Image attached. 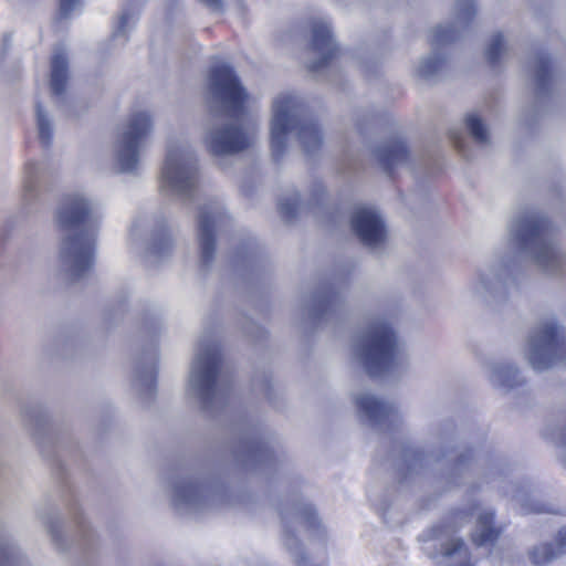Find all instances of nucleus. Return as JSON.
I'll return each mask as SVG.
<instances>
[{"mask_svg": "<svg viewBox=\"0 0 566 566\" xmlns=\"http://www.w3.org/2000/svg\"><path fill=\"white\" fill-rule=\"evenodd\" d=\"M209 85L232 116H239L250 105V96L240 85L232 69L224 63L211 70Z\"/></svg>", "mask_w": 566, "mask_h": 566, "instance_id": "nucleus-9", "label": "nucleus"}, {"mask_svg": "<svg viewBox=\"0 0 566 566\" xmlns=\"http://www.w3.org/2000/svg\"><path fill=\"white\" fill-rule=\"evenodd\" d=\"M135 22V17L133 14H123L119 19V25H118V31H125V28L126 25H128L129 23H134Z\"/></svg>", "mask_w": 566, "mask_h": 566, "instance_id": "nucleus-31", "label": "nucleus"}, {"mask_svg": "<svg viewBox=\"0 0 566 566\" xmlns=\"http://www.w3.org/2000/svg\"><path fill=\"white\" fill-rule=\"evenodd\" d=\"M281 209H282V211H283L285 214H287V216H290V214H292V213H293V209H291V208L286 207V206H285V205H283V203L281 205Z\"/></svg>", "mask_w": 566, "mask_h": 566, "instance_id": "nucleus-35", "label": "nucleus"}, {"mask_svg": "<svg viewBox=\"0 0 566 566\" xmlns=\"http://www.w3.org/2000/svg\"><path fill=\"white\" fill-rule=\"evenodd\" d=\"M544 82V74H538V84L543 85Z\"/></svg>", "mask_w": 566, "mask_h": 566, "instance_id": "nucleus-36", "label": "nucleus"}, {"mask_svg": "<svg viewBox=\"0 0 566 566\" xmlns=\"http://www.w3.org/2000/svg\"><path fill=\"white\" fill-rule=\"evenodd\" d=\"M355 355L366 371L375 376L399 361L403 349L392 329L386 323L379 322L360 338Z\"/></svg>", "mask_w": 566, "mask_h": 566, "instance_id": "nucleus-4", "label": "nucleus"}, {"mask_svg": "<svg viewBox=\"0 0 566 566\" xmlns=\"http://www.w3.org/2000/svg\"><path fill=\"white\" fill-rule=\"evenodd\" d=\"M557 554L558 552L554 551L551 545L543 544L531 552V559L535 565L542 566L551 562Z\"/></svg>", "mask_w": 566, "mask_h": 566, "instance_id": "nucleus-22", "label": "nucleus"}, {"mask_svg": "<svg viewBox=\"0 0 566 566\" xmlns=\"http://www.w3.org/2000/svg\"><path fill=\"white\" fill-rule=\"evenodd\" d=\"M489 378L494 386L511 388L516 378V370L510 365L494 364L490 367Z\"/></svg>", "mask_w": 566, "mask_h": 566, "instance_id": "nucleus-16", "label": "nucleus"}, {"mask_svg": "<svg viewBox=\"0 0 566 566\" xmlns=\"http://www.w3.org/2000/svg\"><path fill=\"white\" fill-rule=\"evenodd\" d=\"M559 541H560V544H559L558 552L566 551V528L559 533Z\"/></svg>", "mask_w": 566, "mask_h": 566, "instance_id": "nucleus-33", "label": "nucleus"}, {"mask_svg": "<svg viewBox=\"0 0 566 566\" xmlns=\"http://www.w3.org/2000/svg\"><path fill=\"white\" fill-rule=\"evenodd\" d=\"M36 120L39 128V136L44 144H50L52 138V128L50 120L46 118L45 114L41 109V107L36 108Z\"/></svg>", "mask_w": 566, "mask_h": 566, "instance_id": "nucleus-24", "label": "nucleus"}, {"mask_svg": "<svg viewBox=\"0 0 566 566\" xmlns=\"http://www.w3.org/2000/svg\"><path fill=\"white\" fill-rule=\"evenodd\" d=\"M454 38L455 36L453 34V31H451L447 28L439 27L432 31L431 42L433 44H440V43H446V42L452 41V40H454Z\"/></svg>", "mask_w": 566, "mask_h": 566, "instance_id": "nucleus-27", "label": "nucleus"}, {"mask_svg": "<svg viewBox=\"0 0 566 566\" xmlns=\"http://www.w3.org/2000/svg\"><path fill=\"white\" fill-rule=\"evenodd\" d=\"M510 241L527 251L537 266L554 273L562 266L563 259L549 238L546 224L533 217L514 220L510 224Z\"/></svg>", "mask_w": 566, "mask_h": 566, "instance_id": "nucleus-3", "label": "nucleus"}, {"mask_svg": "<svg viewBox=\"0 0 566 566\" xmlns=\"http://www.w3.org/2000/svg\"><path fill=\"white\" fill-rule=\"evenodd\" d=\"M357 406L370 419H377L389 410L387 405L369 395L358 398Z\"/></svg>", "mask_w": 566, "mask_h": 566, "instance_id": "nucleus-18", "label": "nucleus"}, {"mask_svg": "<svg viewBox=\"0 0 566 566\" xmlns=\"http://www.w3.org/2000/svg\"><path fill=\"white\" fill-rule=\"evenodd\" d=\"M294 129L300 146L306 154L321 147V129L313 120L300 119V102L296 96L291 93L279 94L273 101L270 124L271 149L274 157L283 155Z\"/></svg>", "mask_w": 566, "mask_h": 566, "instance_id": "nucleus-2", "label": "nucleus"}, {"mask_svg": "<svg viewBox=\"0 0 566 566\" xmlns=\"http://www.w3.org/2000/svg\"><path fill=\"white\" fill-rule=\"evenodd\" d=\"M312 46L315 53L321 56L319 63L311 65L312 70H318L329 59L333 57L336 46L333 42L328 23L326 21H319L315 23L313 28V42Z\"/></svg>", "mask_w": 566, "mask_h": 566, "instance_id": "nucleus-14", "label": "nucleus"}, {"mask_svg": "<svg viewBox=\"0 0 566 566\" xmlns=\"http://www.w3.org/2000/svg\"><path fill=\"white\" fill-rule=\"evenodd\" d=\"M81 0H60V14L64 18L77 10Z\"/></svg>", "mask_w": 566, "mask_h": 566, "instance_id": "nucleus-29", "label": "nucleus"}, {"mask_svg": "<svg viewBox=\"0 0 566 566\" xmlns=\"http://www.w3.org/2000/svg\"><path fill=\"white\" fill-rule=\"evenodd\" d=\"M153 122L147 112L130 115L120 126L113 145V160L120 172H134L140 161L145 139L151 133Z\"/></svg>", "mask_w": 566, "mask_h": 566, "instance_id": "nucleus-6", "label": "nucleus"}, {"mask_svg": "<svg viewBox=\"0 0 566 566\" xmlns=\"http://www.w3.org/2000/svg\"><path fill=\"white\" fill-rule=\"evenodd\" d=\"M467 127L475 142L480 144L489 142V130L476 114H470L467 117Z\"/></svg>", "mask_w": 566, "mask_h": 566, "instance_id": "nucleus-21", "label": "nucleus"}, {"mask_svg": "<svg viewBox=\"0 0 566 566\" xmlns=\"http://www.w3.org/2000/svg\"><path fill=\"white\" fill-rule=\"evenodd\" d=\"M201 1L205 2L207 6H209L210 8H212L213 10H219L222 7L221 0H201Z\"/></svg>", "mask_w": 566, "mask_h": 566, "instance_id": "nucleus-32", "label": "nucleus"}, {"mask_svg": "<svg viewBox=\"0 0 566 566\" xmlns=\"http://www.w3.org/2000/svg\"><path fill=\"white\" fill-rule=\"evenodd\" d=\"M440 60L436 56L422 60L418 65V74L423 77H429L437 72Z\"/></svg>", "mask_w": 566, "mask_h": 566, "instance_id": "nucleus-26", "label": "nucleus"}, {"mask_svg": "<svg viewBox=\"0 0 566 566\" xmlns=\"http://www.w3.org/2000/svg\"><path fill=\"white\" fill-rule=\"evenodd\" d=\"M253 138V129L213 127L207 133L205 144L213 155H230L248 147Z\"/></svg>", "mask_w": 566, "mask_h": 566, "instance_id": "nucleus-10", "label": "nucleus"}, {"mask_svg": "<svg viewBox=\"0 0 566 566\" xmlns=\"http://www.w3.org/2000/svg\"><path fill=\"white\" fill-rule=\"evenodd\" d=\"M494 279H497V275L492 269L481 270L472 283L473 291L479 294L485 292Z\"/></svg>", "mask_w": 566, "mask_h": 566, "instance_id": "nucleus-23", "label": "nucleus"}, {"mask_svg": "<svg viewBox=\"0 0 566 566\" xmlns=\"http://www.w3.org/2000/svg\"><path fill=\"white\" fill-rule=\"evenodd\" d=\"M352 227L360 241L368 247H377L386 239L382 219L374 209H357L352 219Z\"/></svg>", "mask_w": 566, "mask_h": 566, "instance_id": "nucleus-12", "label": "nucleus"}, {"mask_svg": "<svg viewBox=\"0 0 566 566\" xmlns=\"http://www.w3.org/2000/svg\"><path fill=\"white\" fill-rule=\"evenodd\" d=\"M69 80L67 56L64 49H56L51 61L50 86L54 94L64 92Z\"/></svg>", "mask_w": 566, "mask_h": 566, "instance_id": "nucleus-15", "label": "nucleus"}, {"mask_svg": "<svg viewBox=\"0 0 566 566\" xmlns=\"http://www.w3.org/2000/svg\"><path fill=\"white\" fill-rule=\"evenodd\" d=\"M457 11L459 14V19L463 20L464 22H468L474 13L473 1L472 0H459V2L457 4Z\"/></svg>", "mask_w": 566, "mask_h": 566, "instance_id": "nucleus-28", "label": "nucleus"}, {"mask_svg": "<svg viewBox=\"0 0 566 566\" xmlns=\"http://www.w3.org/2000/svg\"><path fill=\"white\" fill-rule=\"evenodd\" d=\"M197 184V161L192 149L186 144H170L160 171L161 192L189 198Z\"/></svg>", "mask_w": 566, "mask_h": 566, "instance_id": "nucleus-5", "label": "nucleus"}, {"mask_svg": "<svg viewBox=\"0 0 566 566\" xmlns=\"http://www.w3.org/2000/svg\"><path fill=\"white\" fill-rule=\"evenodd\" d=\"M199 494L198 486L191 482L178 483L174 486V503L179 506L182 504H191Z\"/></svg>", "mask_w": 566, "mask_h": 566, "instance_id": "nucleus-20", "label": "nucleus"}, {"mask_svg": "<svg viewBox=\"0 0 566 566\" xmlns=\"http://www.w3.org/2000/svg\"><path fill=\"white\" fill-rule=\"evenodd\" d=\"M170 241L166 240L159 244L154 245L150 252L155 256H161L170 250Z\"/></svg>", "mask_w": 566, "mask_h": 566, "instance_id": "nucleus-30", "label": "nucleus"}, {"mask_svg": "<svg viewBox=\"0 0 566 566\" xmlns=\"http://www.w3.org/2000/svg\"><path fill=\"white\" fill-rule=\"evenodd\" d=\"M219 356L214 344L200 342L190 369L188 394L208 403L216 392Z\"/></svg>", "mask_w": 566, "mask_h": 566, "instance_id": "nucleus-7", "label": "nucleus"}, {"mask_svg": "<svg viewBox=\"0 0 566 566\" xmlns=\"http://www.w3.org/2000/svg\"><path fill=\"white\" fill-rule=\"evenodd\" d=\"M379 158L386 169H391L395 165H398L407 159L406 147L400 143H396L390 147L381 150Z\"/></svg>", "mask_w": 566, "mask_h": 566, "instance_id": "nucleus-19", "label": "nucleus"}, {"mask_svg": "<svg viewBox=\"0 0 566 566\" xmlns=\"http://www.w3.org/2000/svg\"><path fill=\"white\" fill-rule=\"evenodd\" d=\"M504 50V41L501 34L492 36L486 50V56L491 62H495Z\"/></svg>", "mask_w": 566, "mask_h": 566, "instance_id": "nucleus-25", "label": "nucleus"}, {"mask_svg": "<svg viewBox=\"0 0 566 566\" xmlns=\"http://www.w3.org/2000/svg\"><path fill=\"white\" fill-rule=\"evenodd\" d=\"M99 218L98 203L83 192L66 195L56 209L55 222L65 231L59 261L71 277L81 276L93 264L95 227Z\"/></svg>", "mask_w": 566, "mask_h": 566, "instance_id": "nucleus-1", "label": "nucleus"}, {"mask_svg": "<svg viewBox=\"0 0 566 566\" xmlns=\"http://www.w3.org/2000/svg\"><path fill=\"white\" fill-rule=\"evenodd\" d=\"M492 520L493 514L491 512H485L479 516L478 527L481 532L478 533L476 530L472 536V539L476 545H485L497 537V532L491 527Z\"/></svg>", "mask_w": 566, "mask_h": 566, "instance_id": "nucleus-17", "label": "nucleus"}, {"mask_svg": "<svg viewBox=\"0 0 566 566\" xmlns=\"http://www.w3.org/2000/svg\"><path fill=\"white\" fill-rule=\"evenodd\" d=\"M8 559V553L4 548L0 547V566H3Z\"/></svg>", "mask_w": 566, "mask_h": 566, "instance_id": "nucleus-34", "label": "nucleus"}, {"mask_svg": "<svg viewBox=\"0 0 566 566\" xmlns=\"http://www.w3.org/2000/svg\"><path fill=\"white\" fill-rule=\"evenodd\" d=\"M223 220L220 211L202 212L199 218V240L205 262L211 260L214 252L213 230Z\"/></svg>", "mask_w": 566, "mask_h": 566, "instance_id": "nucleus-13", "label": "nucleus"}, {"mask_svg": "<svg viewBox=\"0 0 566 566\" xmlns=\"http://www.w3.org/2000/svg\"><path fill=\"white\" fill-rule=\"evenodd\" d=\"M438 545L441 547L439 552L441 556L459 562L467 560L464 543L454 536V531L451 527L438 526L428 532L423 539V551L429 555H434L433 551Z\"/></svg>", "mask_w": 566, "mask_h": 566, "instance_id": "nucleus-11", "label": "nucleus"}, {"mask_svg": "<svg viewBox=\"0 0 566 566\" xmlns=\"http://www.w3.org/2000/svg\"><path fill=\"white\" fill-rule=\"evenodd\" d=\"M527 358L537 370L566 363V342L559 339L554 324L541 326L533 333L528 342Z\"/></svg>", "mask_w": 566, "mask_h": 566, "instance_id": "nucleus-8", "label": "nucleus"}]
</instances>
